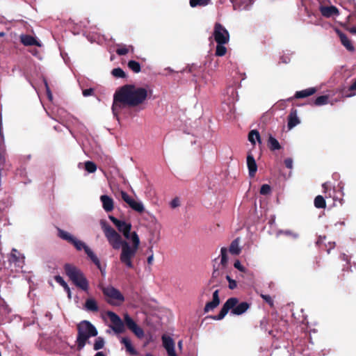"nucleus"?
<instances>
[{"instance_id": "f257e3e1", "label": "nucleus", "mask_w": 356, "mask_h": 356, "mask_svg": "<svg viewBox=\"0 0 356 356\" xmlns=\"http://www.w3.org/2000/svg\"><path fill=\"white\" fill-rule=\"evenodd\" d=\"M102 229L111 247L114 250L121 248L120 254V262L127 268L133 269L134 265L133 259L135 257L140 246V238L136 232H133L131 236L132 244L130 245L126 240H123L121 236L104 220L101 221Z\"/></svg>"}, {"instance_id": "f03ea898", "label": "nucleus", "mask_w": 356, "mask_h": 356, "mask_svg": "<svg viewBox=\"0 0 356 356\" xmlns=\"http://www.w3.org/2000/svg\"><path fill=\"white\" fill-rule=\"evenodd\" d=\"M148 96L147 89L126 84L119 88L114 93L112 112L116 117L126 108L136 107L145 102Z\"/></svg>"}, {"instance_id": "7ed1b4c3", "label": "nucleus", "mask_w": 356, "mask_h": 356, "mask_svg": "<svg viewBox=\"0 0 356 356\" xmlns=\"http://www.w3.org/2000/svg\"><path fill=\"white\" fill-rule=\"evenodd\" d=\"M98 332L96 327L88 321H82L77 325V337L76 340L77 350H81L91 337H96Z\"/></svg>"}, {"instance_id": "20e7f679", "label": "nucleus", "mask_w": 356, "mask_h": 356, "mask_svg": "<svg viewBox=\"0 0 356 356\" xmlns=\"http://www.w3.org/2000/svg\"><path fill=\"white\" fill-rule=\"evenodd\" d=\"M64 270L66 275L78 288L87 291L89 288V283L83 273L76 266L70 264H65Z\"/></svg>"}, {"instance_id": "39448f33", "label": "nucleus", "mask_w": 356, "mask_h": 356, "mask_svg": "<svg viewBox=\"0 0 356 356\" xmlns=\"http://www.w3.org/2000/svg\"><path fill=\"white\" fill-rule=\"evenodd\" d=\"M102 291L108 304L112 306H120L124 301L122 293L112 286L102 287Z\"/></svg>"}, {"instance_id": "423d86ee", "label": "nucleus", "mask_w": 356, "mask_h": 356, "mask_svg": "<svg viewBox=\"0 0 356 356\" xmlns=\"http://www.w3.org/2000/svg\"><path fill=\"white\" fill-rule=\"evenodd\" d=\"M213 37L217 44H227L229 41L228 31L218 22L214 25Z\"/></svg>"}, {"instance_id": "0eeeda50", "label": "nucleus", "mask_w": 356, "mask_h": 356, "mask_svg": "<svg viewBox=\"0 0 356 356\" xmlns=\"http://www.w3.org/2000/svg\"><path fill=\"white\" fill-rule=\"evenodd\" d=\"M108 218L115 225L118 230L122 233L124 238L127 240H131V236L132 232L131 233V224L129 222H127L123 220H118L115 217L113 216H109Z\"/></svg>"}, {"instance_id": "6e6552de", "label": "nucleus", "mask_w": 356, "mask_h": 356, "mask_svg": "<svg viewBox=\"0 0 356 356\" xmlns=\"http://www.w3.org/2000/svg\"><path fill=\"white\" fill-rule=\"evenodd\" d=\"M107 316L109 318L111 325L110 327L115 334H121L125 331L124 321L115 312L108 311Z\"/></svg>"}, {"instance_id": "1a4fd4ad", "label": "nucleus", "mask_w": 356, "mask_h": 356, "mask_svg": "<svg viewBox=\"0 0 356 356\" xmlns=\"http://www.w3.org/2000/svg\"><path fill=\"white\" fill-rule=\"evenodd\" d=\"M124 324L131 330L138 338L142 339L144 337L143 330L138 325L132 318L128 314L124 315Z\"/></svg>"}, {"instance_id": "9d476101", "label": "nucleus", "mask_w": 356, "mask_h": 356, "mask_svg": "<svg viewBox=\"0 0 356 356\" xmlns=\"http://www.w3.org/2000/svg\"><path fill=\"white\" fill-rule=\"evenodd\" d=\"M238 302V299L237 298H229L222 305L219 314L216 316H213L211 318L214 320H222L227 315L228 312L231 309L232 310V307L236 306V305Z\"/></svg>"}, {"instance_id": "9b49d317", "label": "nucleus", "mask_w": 356, "mask_h": 356, "mask_svg": "<svg viewBox=\"0 0 356 356\" xmlns=\"http://www.w3.org/2000/svg\"><path fill=\"white\" fill-rule=\"evenodd\" d=\"M163 346L166 350L168 356H177L175 350V342L173 339L163 334L161 337Z\"/></svg>"}, {"instance_id": "f8f14e48", "label": "nucleus", "mask_w": 356, "mask_h": 356, "mask_svg": "<svg viewBox=\"0 0 356 356\" xmlns=\"http://www.w3.org/2000/svg\"><path fill=\"white\" fill-rule=\"evenodd\" d=\"M336 33L339 38H340V41L342 45L349 51L353 52L355 51V47L352 43V41L347 37V35L343 33L340 30H337Z\"/></svg>"}, {"instance_id": "ddd939ff", "label": "nucleus", "mask_w": 356, "mask_h": 356, "mask_svg": "<svg viewBox=\"0 0 356 356\" xmlns=\"http://www.w3.org/2000/svg\"><path fill=\"white\" fill-rule=\"evenodd\" d=\"M320 12L321 15L327 18L333 17V16H337L339 15V11L338 8L334 6H321L320 7Z\"/></svg>"}, {"instance_id": "4468645a", "label": "nucleus", "mask_w": 356, "mask_h": 356, "mask_svg": "<svg viewBox=\"0 0 356 356\" xmlns=\"http://www.w3.org/2000/svg\"><path fill=\"white\" fill-rule=\"evenodd\" d=\"M220 304V298H219V291L218 290H216L213 293V299L210 302H208L204 308V312L205 313L209 312V311H211V310H213L216 307H217Z\"/></svg>"}, {"instance_id": "2eb2a0df", "label": "nucleus", "mask_w": 356, "mask_h": 356, "mask_svg": "<svg viewBox=\"0 0 356 356\" xmlns=\"http://www.w3.org/2000/svg\"><path fill=\"white\" fill-rule=\"evenodd\" d=\"M247 165L250 177H254L257 171V165L255 159L251 153H248L247 156Z\"/></svg>"}, {"instance_id": "dca6fc26", "label": "nucleus", "mask_w": 356, "mask_h": 356, "mask_svg": "<svg viewBox=\"0 0 356 356\" xmlns=\"http://www.w3.org/2000/svg\"><path fill=\"white\" fill-rule=\"evenodd\" d=\"M300 123V120L298 117L297 110L295 108H292L290 111L289 115H288V129L291 130Z\"/></svg>"}, {"instance_id": "f3484780", "label": "nucleus", "mask_w": 356, "mask_h": 356, "mask_svg": "<svg viewBox=\"0 0 356 356\" xmlns=\"http://www.w3.org/2000/svg\"><path fill=\"white\" fill-rule=\"evenodd\" d=\"M250 307V304L247 302H238L236 306L232 307L231 312L234 315L239 316L246 312Z\"/></svg>"}, {"instance_id": "a211bd4d", "label": "nucleus", "mask_w": 356, "mask_h": 356, "mask_svg": "<svg viewBox=\"0 0 356 356\" xmlns=\"http://www.w3.org/2000/svg\"><path fill=\"white\" fill-rule=\"evenodd\" d=\"M20 41L24 46H41L40 42L30 35H22L20 36Z\"/></svg>"}, {"instance_id": "6ab92c4d", "label": "nucleus", "mask_w": 356, "mask_h": 356, "mask_svg": "<svg viewBox=\"0 0 356 356\" xmlns=\"http://www.w3.org/2000/svg\"><path fill=\"white\" fill-rule=\"evenodd\" d=\"M100 200L102 202L103 208L106 212H111L113 211L114 208V202L113 200L111 197L106 195H103L100 197Z\"/></svg>"}, {"instance_id": "aec40b11", "label": "nucleus", "mask_w": 356, "mask_h": 356, "mask_svg": "<svg viewBox=\"0 0 356 356\" xmlns=\"http://www.w3.org/2000/svg\"><path fill=\"white\" fill-rule=\"evenodd\" d=\"M121 343L124 344L126 351L131 356H136L138 355V352L136 350V348L132 346L131 340L127 337H122L121 341Z\"/></svg>"}, {"instance_id": "412c9836", "label": "nucleus", "mask_w": 356, "mask_h": 356, "mask_svg": "<svg viewBox=\"0 0 356 356\" xmlns=\"http://www.w3.org/2000/svg\"><path fill=\"white\" fill-rule=\"evenodd\" d=\"M317 90L316 88H309L300 91H297L294 95L296 99H301L309 97L316 92Z\"/></svg>"}, {"instance_id": "4be33fe9", "label": "nucleus", "mask_w": 356, "mask_h": 356, "mask_svg": "<svg viewBox=\"0 0 356 356\" xmlns=\"http://www.w3.org/2000/svg\"><path fill=\"white\" fill-rule=\"evenodd\" d=\"M84 309L88 312H97L99 307L97 301L94 298H88L84 304Z\"/></svg>"}, {"instance_id": "5701e85b", "label": "nucleus", "mask_w": 356, "mask_h": 356, "mask_svg": "<svg viewBox=\"0 0 356 356\" xmlns=\"http://www.w3.org/2000/svg\"><path fill=\"white\" fill-rule=\"evenodd\" d=\"M85 252L94 264L102 272L100 261L92 250L90 248H86Z\"/></svg>"}, {"instance_id": "b1692460", "label": "nucleus", "mask_w": 356, "mask_h": 356, "mask_svg": "<svg viewBox=\"0 0 356 356\" xmlns=\"http://www.w3.org/2000/svg\"><path fill=\"white\" fill-rule=\"evenodd\" d=\"M58 231V236L63 240H65L67 241L68 243H71L75 237H74L72 235H71L69 232L63 230L62 229L57 227Z\"/></svg>"}, {"instance_id": "393cba45", "label": "nucleus", "mask_w": 356, "mask_h": 356, "mask_svg": "<svg viewBox=\"0 0 356 356\" xmlns=\"http://www.w3.org/2000/svg\"><path fill=\"white\" fill-rule=\"evenodd\" d=\"M268 147L271 151L279 150L282 147L278 140L271 135L268 140Z\"/></svg>"}, {"instance_id": "a878e982", "label": "nucleus", "mask_w": 356, "mask_h": 356, "mask_svg": "<svg viewBox=\"0 0 356 356\" xmlns=\"http://www.w3.org/2000/svg\"><path fill=\"white\" fill-rule=\"evenodd\" d=\"M238 244H239L238 238H236L234 241H232V242L230 244L229 249L231 254H235V255L240 254L241 248H239Z\"/></svg>"}, {"instance_id": "bb28decb", "label": "nucleus", "mask_w": 356, "mask_h": 356, "mask_svg": "<svg viewBox=\"0 0 356 356\" xmlns=\"http://www.w3.org/2000/svg\"><path fill=\"white\" fill-rule=\"evenodd\" d=\"M248 140L253 145L256 144L255 140L261 143V137L259 131L257 130L250 131L248 134Z\"/></svg>"}, {"instance_id": "cd10ccee", "label": "nucleus", "mask_w": 356, "mask_h": 356, "mask_svg": "<svg viewBox=\"0 0 356 356\" xmlns=\"http://www.w3.org/2000/svg\"><path fill=\"white\" fill-rule=\"evenodd\" d=\"M314 206L317 209H325L326 207V202L322 195H317L314 199Z\"/></svg>"}, {"instance_id": "c85d7f7f", "label": "nucleus", "mask_w": 356, "mask_h": 356, "mask_svg": "<svg viewBox=\"0 0 356 356\" xmlns=\"http://www.w3.org/2000/svg\"><path fill=\"white\" fill-rule=\"evenodd\" d=\"M211 0H190V6L192 8L197 6H206L209 4Z\"/></svg>"}, {"instance_id": "c756f323", "label": "nucleus", "mask_w": 356, "mask_h": 356, "mask_svg": "<svg viewBox=\"0 0 356 356\" xmlns=\"http://www.w3.org/2000/svg\"><path fill=\"white\" fill-rule=\"evenodd\" d=\"M129 68L131 70L135 73H138L140 72L141 67L140 65L138 62L136 60H129L127 64Z\"/></svg>"}, {"instance_id": "7c9ffc66", "label": "nucleus", "mask_w": 356, "mask_h": 356, "mask_svg": "<svg viewBox=\"0 0 356 356\" xmlns=\"http://www.w3.org/2000/svg\"><path fill=\"white\" fill-rule=\"evenodd\" d=\"M220 254H221L220 264L222 266V267L225 268L227 264V261H228L227 250L226 248L224 247V248H221Z\"/></svg>"}, {"instance_id": "2f4dec72", "label": "nucleus", "mask_w": 356, "mask_h": 356, "mask_svg": "<svg viewBox=\"0 0 356 356\" xmlns=\"http://www.w3.org/2000/svg\"><path fill=\"white\" fill-rule=\"evenodd\" d=\"M225 44H217L215 55L216 56H223L227 53V48L225 47Z\"/></svg>"}, {"instance_id": "473e14b6", "label": "nucleus", "mask_w": 356, "mask_h": 356, "mask_svg": "<svg viewBox=\"0 0 356 356\" xmlns=\"http://www.w3.org/2000/svg\"><path fill=\"white\" fill-rule=\"evenodd\" d=\"M328 103V96L327 95H321L318 97L315 101L314 102V104L315 106H322L325 105Z\"/></svg>"}, {"instance_id": "72a5a7b5", "label": "nucleus", "mask_w": 356, "mask_h": 356, "mask_svg": "<svg viewBox=\"0 0 356 356\" xmlns=\"http://www.w3.org/2000/svg\"><path fill=\"white\" fill-rule=\"evenodd\" d=\"M129 207L133 210H134L137 212H139V213H143L145 210L143 204L140 202H137L135 200Z\"/></svg>"}, {"instance_id": "f704fd0d", "label": "nucleus", "mask_w": 356, "mask_h": 356, "mask_svg": "<svg viewBox=\"0 0 356 356\" xmlns=\"http://www.w3.org/2000/svg\"><path fill=\"white\" fill-rule=\"evenodd\" d=\"M71 244H72L77 250H81L83 249L84 251H86V248H89L85 243L76 239V238H74Z\"/></svg>"}, {"instance_id": "c9c22d12", "label": "nucleus", "mask_w": 356, "mask_h": 356, "mask_svg": "<svg viewBox=\"0 0 356 356\" xmlns=\"http://www.w3.org/2000/svg\"><path fill=\"white\" fill-rule=\"evenodd\" d=\"M111 74L116 78H125L127 76L126 73L120 67L114 68L111 71Z\"/></svg>"}, {"instance_id": "e433bc0d", "label": "nucleus", "mask_w": 356, "mask_h": 356, "mask_svg": "<svg viewBox=\"0 0 356 356\" xmlns=\"http://www.w3.org/2000/svg\"><path fill=\"white\" fill-rule=\"evenodd\" d=\"M85 169L90 173L95 172L97 170V165L92 161H88L85 163Z\"/></svg>"}, {"instance_id": "4c0bfd02", "label": "nucleus", "mask_w": 356, "mask_h": 356, "mask_svg": "<svg viewBox=\"0 0 356 356\" xmlns=\"http://www.w3.org/2000/svg\"><path fill=\"white\" fill-rule=\"evenodd\" d=\"M104 340L102 337H97L95 341L93 348L95 350H100L104 348Z\"/></svg>"}, {"instance_id": "58836bf2", "label": "nucleus", "mask_w": 356, "mask_h": 356, "mask_svg": "<svg viewBox=\"0 0 356 356\" xmlns=\"http://www.w3.org/2000/svg\"><path fill=\"white\" fill-rule=\"evenodd\" d=\"M121 197L122 199L130 206L131 203L134 201V199L131 197L126 192L121 191Z\"/></svg>"}, {"instance_id": "ea45409f", "label": "nucleus", "mask_w": 356, "mask_h": 356, "mask_svg": "<svg viewBox=\"0 0 356 356\" xmlns=\"http://www.w3.org/2000/svg\"><path fill=\"white\" fill-rule=\"evenodd\" d=\"M129 52V49L126 46H121L116 49V54L119 56H124Z\"/></svg>"}, {"instance_id": "a19ab883", "label": "nucleus", "mask_w": 356, "mask_h": 356, "mask_svg": "<svg viewBox=\"0 0 356 356\" xmlns=\"http://www.w3.org/2000/svg\"><path fill=\"white\" fill-rule=\"evenodd\" d=\"M271 188L268 184H263L260 188V193L266 195L270 193Z\"/></svg>"}, {"instance_id": "79ce46f5", "label": "nucleus", "mask_w": 356, "mask_h": 356, "mask_svg": "<svg viewBox=\"0 0 356 356\" xmlns=\"http://www.w3.org/2000/svg\"><path fill=\"white\" fill-rule=\"evenodd\" d=\"M261 297L266 302H267L270 305V307H273L274 302L269 295L261 294Z\"/></svg>"}, {"instance_id": "37998d69", "label": "nucleus", "mask_w": 356, "mask_h": 356, "mask_svg": "<svg viewBox=\"0 0 356 356\" xmlns=\"http://www.w3.org/2000/svg\"><path fill=\"white\" fill-rule=\"evenodd\" d=\"M226 279L229 282V288L230 289H234L237 286L236 282L234 280H232L229 275H227Z\"/></svg>"}, {"instance_id": "c03bdc74", "label": "nucleus", "mask_w": 356, "mask_h": 356, "mask_svg": "<svg viewBox=\"0 0 356 356\" xmlns=\"http://www.w3.org/2000/svg\"><path fill=\"white\" fill-rule=\"evenodd\" d=\"M356 90V80L353 82V83L348 88V91L350 92V93H346V97H351L355 95L354 92H352L353 91Z\"/></svg>"}, {"instance_id": "a18cd8bd", "label": "nucleus", "mask_w": 356, "mask_h": 356, "mask_svg": "<svg viewBox=\"0 0 356 356\" xmlns=\"http://www.w3.org/2000/svg\"><path fill=\"white\" fill-rule=\"evenodd\" d=\"M153 247L152 245H150L148 248V251L150 252V255L147 257V264L149 265H152L154 261V254H153Z\"/></svg>"}, {"instance_id": "49530a36", "label": "nucleus", "mask_w": 356, "mask_h": 356, "mask_svg": "<svg viewBox=\"0 0 356 356\" xmlns=\"http://www.w3.org/2000/svg\"><path fill=\"white\" fill-rule=\"evenodd\" d=\"M17 250L13 249L11 252L10 257L12 258L13 261L17 262L19 261V257L17 255Z\"/></svg>"}, {"instance_id": "de8ad7c7", "label": "nucleus", "mask_w": 356, "mask_h": 356, "mask_svg": "<svg viewBox=\"0 0 356 356\" xmlns=\"http://www.w3.org/2000/svg\"><path fill=\"white\" fill-rule=\"evenodd\" d=\"M180 204V202H179V198L177 197H175L174 198L171 202H170V207L172 208H176L177 207H179Z\"/></svg>"}, {"instance_id": "09e8293b", "label": "nucleus", "mask_w": 356, "mask_h": 356, "mask_svg": "<svg viewBox=\"0 0 356 356\" xmlns=\"http://www.w3.org/2000/svg\"><path fill=\"white\" fill-rule=\"evenodd\" d=\"M284 165L285 166L291 169L293 168V160L291 158H287L284 160Z\"/></svg>"}, {"instance_id": "8fccbe9b", "label": "nucleus", "mask_w": 356, "mask_h": 356, "mask_svg": "<svg viewBox=\"0 0 356 356\" xmlns=\"http://www.w3.org/2000/svg\"><path fill=\"white\" fill-rule=\"evenodd\" d=\"M234 266L241 272L245 271V268L241 265L238 260L235 261Z\"/></svg>"}, {"instance_id": "3c124183", "label": "nucleus", "mask_w": 356, "mask_h": 356, "mask_svg": "<svg viewBox=\"0 0 356 356\" xmlns=\"http://www.w3.org/2000/svg\"><path fill=\"white\" fill-rule=\"evenodd\" d=\"M93 92L94 90L92 88L85 89L83 90V95L85 97H88L92 95Z\"/></svg>"}, {"instance_id": "603ef678", "label": "nucleus", "mask_w": 356, "mask_h": 356, "mask_svg": "<svg viewBox=\"0 0 356 356\" xmlns=\"http://www.w3.org/2000/svg\"><path fill=\"white\" fill-rule=\"evenodd\" d=\"M55 281L58 283L60 286L65 282L63 278L60 275H56L54 277Z\"/></svg>"}, {"instance_id": "864d4df0", "label": "nucleus", "mask_w": 356, "mask_h": 356, "mask_svg": "<svg viewBox=\"0 0 356 356\" xmlns=\"http://www.w3.org/2000/svg\"><path fill=\"white\" fill-rule=\"evenodd\" d=\"M230 1L233 3V7L235 10L240 9V0H230Z\"/></svg>"}, {"instance_id": "5fc2aeb1", "label": "nucleus", "mask_w": 356, "mask_h": 356, "mask_svg": "<svg viewBox=\"0 0 356 356\" xmlns=\"http://www.w3.org/2000/svg\"><path fill=\"white\" fill-rule=\"evenodd\" d=\"M346 30L349 31L352 34H356V26L355 27H348L345 26Z\"/></svg>"}, {"instance_id": "6e6d98bb", "label": "nucleus", "mask_w": 356, "mask_h": 356, "mask_svg": "<svg viewBox=\"0 0 356 356\" xmlns=\"http://www.w3.org/2000/svg\"><path fill=\"white\" fill-rule=\"evenodd\" d=\"M322 187H323V192L324 193H326L327 191L328 190L329 188V186H328V184L327 182H325L324 184H322Z\"/></svg>"}, {"instance_id": "4d7b16f0", "label": "nucleus", "mask_w": 356, "mask_h": 356, "mask_svg": "<svg viewBox=\"0 0 356 356\" xmlns=\"http://www.w3.org/2000/svg\"><path fill=\"white\" fill-rule=\"evenodd\" d=\"M218 275H219V271L218 270H214L212 273L211 280H213L214 278L217 277Z\"/></svg>"}, {"instance_id": "13d9d810", "label": "nucleus", "mask_w": 356, "mask_h": 356, "mask_svg": "<svg viewBox=\"0 0 356 356\" xmlns=\"http://www.w3.org/2000/svg\"><path fill=\"white\" fill-rule=\"evenodd\" d=\"M64 290L67 293L68 298H71V290H70V288L68 286L66 289H64Z\"/></svg>"}, {"instance_id": "bf43d9fd", "label": "nucleus", "mask_w": 356, "mask_h": 356, "mask_svg": "<svg viewBox=\"0 0 356 356\" xmlns=\"http://www.w3.org/2000/svg\"><path fill=\"white\" fill-rule=\"evenodd\" d=\"M47 96H48L49 99H52V95H51V92H50L49 88H47Z\"/></svg>"}, {"instance_id": "052dcab7", "label": "nucleus", "mask_w": 356, "mask_h": 356, "mask_svg": "<svg viewBox=\"0 0 356 356\" xmlns=\"http://www.w3.org/2000/svg\"><path fill=\"white\" fill-rule=\"evenodd\" d=\"M95 356H106V355L103 352H98L95 355Z\"/></svg>"}, {"instance_id": "680f3d73", "label": "nucleus", "mask_w": 356, "mask_h": 356, "mask_svg": "<svg viewBox=\"0 0 356 356\" xmlns=\"http://www.w3.org/2000/svg\"><path fill=\"white\" fill-rule=\"evenodd\" d=\"M61 286L63 287L64 289H66L69 286L66 282L63 283Z\"/></svg>"}, {"instance_id": "e2e57ef3", "label": "nucleus", "mask_w": 356, "mask_h": 356, "mask_svg": "<svg viewBox=\"0 0 356 356\" xmlns=\"http://www.w3.org/2000/svg\"><path fill=\"white\" fill-rule=\"evenodd\" d=\"M338 279L343 280L344 279V274H341L340 276H338Z\"/></svg>"}, {"instance_id": "0e129e2a", "label": "nucleus", "mask_w": 356, "mask_h": 356, "mask_svg": "<svg viewBox=\"0 0 356 356\" xmlns=\"http://www.w3.org/2000/svg\"><path fill=\"white\" fill-rule=\"evenodd\" d=\"M281 60H282V61L283 63H288V61L286 60V58H284V57H282V58H281Z\"/></svg>"}, {"instance_id": "69168bd1", "label": "nucleus", "mask_w": 356, "mask_h": 356, "mask_svg": "<svg viewBox=\"0 0 356 356\" xmlns=\"http://www.w3.org/2000/svg\"><path fill=\"white\" fill-rule=\"evenodd\" d=\"M178 346H179V348H181V347H182V341H179L178 342Z\"/></svg>"}, {"instance_id": "338daca9", "label": "nucleus", "mask_w": 356, "mask_h": 356, "mask_svg": "<svg viewBox=\"0 0 356 356\" xmlns=\"http://www.w3.org/2000/svg\"><path fill=\"white\" fill-rule=\"evenodd\" d=\"M145 356H154V355H152L151 353H147V354L145 355Z\"/></svg>"}, {"instance_id": "774afa93", "label": "nucleus", "mask_w": 356, "mask_h": 356, "mask_svg": "<svg viewBox=\"0 0 356 356\" xmlns=\"http://www.w3.org/2000/svg\"><path fill=\"white\" fill-rule=\"evenodd\" d=\"M4 35V33L3 32L0 33V37H2Z\"/></svg>"}]
</instances>
